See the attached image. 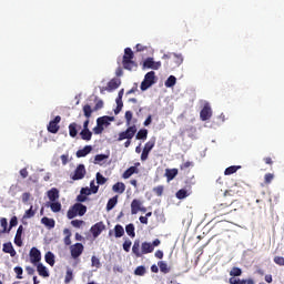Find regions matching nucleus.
I'll return each instance as SVG.
<instances>
[{"label":"nucleus","instance_id":"4d7b16f0","mask_svg":"<svg viewBox=\"0 0 284 284\" xmlns=\"http://www.w3.org/2000/svg\"><path fill=\"white\" fill-rule=\"evenodd\" d=\"M163 190H164L163 185H159L153 189V192L154 194H156V196H163Z\"/></svg>","mask_w":284,"mask_h":284},{"label":"nucleus","instance_id":"79ce46f5","mask_svg":"<svg viewBox=\"0 0 284 284\" xmlns=\"http://www.w3.org/2000/svg\"><path fill=\"white\" fill-rule=\"evenodd\" d=\"M95 179L98 185H105V183H108V179H105V176H103V174H101L100 172L97 173Z\"/></svg>","mask_w":284,"mask_h":284},{"label":"nucleus","instance_id":"2eb2a0df","mask_svg":"<svg viewBox=\"0 0 284 284\" xmlns=\"http://www.w3.org/2000/svg\"><path fill=\"white\" fill-rule=\"evenodd\" d=\"M115 103L116 108L114 110V114H119L123 110V89L119 91Z\"/></svg>","mask_w":284,"mask_h":284},{"label":"nucleus","instance_id":"7c9ffc66","mask_svg":"<svg viewBox=\"0 0 284 284\" xmlns=\"http://www.w3.org/2000/svg\"><path fill=\"white\" fill-rule=\"evenodd\" d=\"M41 223L42 225H45V227H49V230H52L55 225L54 219H50L45 216L41 219Z\"/></svg>","mask_w":284,"mask_h":284},{"label":"nucleus","instance_id":"e433bc0d","mask_svg":"<svg viewBox=\"0 0 284 284\" xmlns=\"http://www.w3.org/2000/svg\"><path fill=\"white\" fill-rule=\"evenodd\" d=\"M83 114L85 119H90L92 116V112H94V109L90 104H85L83 108Z\"/></svg>","mask_w":284,"mask_h":284},{"label":"nucleus","instance_id":"aec40b11","mask_svg":"<svg viewBox=\"0 0 284 284\" xmlns=\"http://www.w3.org/2000/svg\"><path fill=\"white\" fill-rule=\"evenodd\" d=\"M142 205H143V202H141V200L134 199L131 202V214H139Z\"/></svg>","mask_w":284,"mask_h":284},{"label":"nucleus","instance_id":"69168bd1","mask_svg":"<svg viewBox=\"0 0 284 284\" xmlns=\"http://www.w3.org/2000/svg\"><path fill=\"white\" fill-rule=\"evenodd\" d=\"M130 247H132V241L126 240V241L123 243V250H124V252H130Z\"/></svg>","mask_w":284,"mask_h":284},{"label":"nucleus","instance_id":"5701e85b","mask_svg":"<svg viewBox=\"0 0 284 284\" xmlns=\"http://www.w3.org/2000/svg\"><path fill=\"white\" fill-rule=\"evenodd\" d=\"M141 250L143 256V254H152V252H154V246L150 242H143L141 245Z\"/></svg>","mask_w":284,"mask_h":284},{"label":"nucleus","instance_id":"f704fd0d","mask_svg":"<svg viewBox=\"0 0 284 284\" xmlns=\"http://www.w3.org/2000/svg\"><path fill=\"white\" fill-rule=\"evenodd\" d=\"M135 139L138 141H145V139H148V129H141L136 135Z\"/></svg>","mask_w":284,"mask_h":284},{"label":"nucleus","instance_id":"58836bf2","mask_svg":"<svg viewBox=\"0 0 284 284\" xmlns=\"http://www.w3.org/2000/svg\"><path fill=\"white\" fill-rule=\"evenodd\" d=\"M44 260H45V263H48V265H51V267H52L54 265V253L48 252L44 255Z\"/></svg>","mask_w":284,"mask_h":284},{"label":"nucleus","instance_id":"f257e3e1","mask_svg":"<svg viewBox=\"0 0 284 284\" xmlns=\"http://www.w3.org/2000/svg\"><path fill=\"white\" fill-rule=\"evenodd\" d=\"M134 59V52L132 51L131 48L124 49V55L122 59V65L124 70H129L132 72V70H136L139 68V64L133 60Z\"/></svg>","mask_w":284,"mask_h":284},{"label":"nucleus","instance_id":"393cba45","mask_svg":"<svg viewBox=\"0 0 284 284\" xmlns=\"http://www.w3.org/2000/svg\"><path fill=\"white\" fill-rule=\"evenodd\" d=\"M37 272H38L39 276H43L44 278H48V276H50L48 268L42 263H39L37 265Z\"/></svg>","mask_w":284,"mask_h":284},{"label":"nucleus","instance_id":"7ed1b4c3","mask_svg":"<svg viewBox=\"0 0 284 284\" xmlns=\"http://www.w3.org/2000/svg\"><path fill=\"white\" fill-rule=\"evenodd\" d=\"M156 83V74L154 71H150L144 75V80L141 83L142 92H145L149 88H152Z\"/></svg>","mask_w":284,"mask_h":284},{"label":"nucleus","instance_id":"e2e57ef3","mask_svg":"<svg viewBox=\"0 0 284 284\" xmlns=\"http://www.w3.org/2000/svg\"><path fill=\"white\" fill-rule=\"evenodd\" d=\"M31 196H32V195H31L29 192L22 193V195H21L22 203H28V201H30V197H31Z\"/></svg>","mask_w":284,"mask_h":284},{"label":"nucleus","instance_id":"c9c22d12","mask_svg":"<svg viewBox=\"0 0 284 284\" xmlns=\"http://www.w3.org/2000/svg\"><path fill=\"white\" fill-rule=\"evenodd\" d=\"M0 225L2 230L0 229V236L1 234H6V232H10V229L8 230V220L6 217H1Z\"/></svg>","mask_w":284,"mask_h":284},{"label":"nucleus","instance_id":"2f4dec72","mask_svg":"<svg viewBox=\"0 0 284 284\" xmlns=\"http://www.w3.org/2000/svg\"><path fill=\"white\" fill-rule=\"evenodd\" d=\"M241 170V165H232L225 169L224 174L225 176H230L231 174H236Z\"/></svg>","mask_w":284,"mask_h":284},{"label":"nucleus","instance_id":"473e14b6","mask_svg":"<svg viewBox=\"0 0 284 284\" xmlns=\"http://www.w3.org/2000/svg\"><path fill=\"white\" fill-rule=\"evenodd\" d=\"M63 234L65 235L64 236V245H72V232H70V229H64L63 230Z\"/></svg>","mask_w":284,"mask_h":284},{"label":"nucleus","instance_id":"c756f323","mask_svg":"<svg viewBox=\"0 0 284 284\" xmlns=\"http://www.w3.org/2000/svg\"><path fill=\"white\" fill-rule=\"evenodd\" d=\"M132 174H139V169H136V166H130L128 170H125L122 174V179H130Z\"/></svg>","mask_w":284,"mask_h":284},{"label":"nucleus","instance_id":"f03ea898","mask_svg":"<svg viewBox=\"0 0 284 284\" xmlns=\"http://www.w3.org/2000/svg\"><path fill=\"white\" fill-rule=\"evenodd\" d=\"M85 212H88V206L82 203H75L68 210L67 216L69 220H72L75 219V216H84Z\"/></svg>","mask_w":284,"mask_h":284},{"label":"nucleus","instance_id":"423d86ee","mask_svg":"<svg viewBox=\"0 0 284 284\" xmlns=\"http://www.w3.org/2000/svg\"><path fill=\"white\" fill-rule=\"evenodd\" d=\"M121 87V79L119 78H113L108 82L106 87H103L100 92L101 94H105L106 92H114V90H118V88Z\"/></svg>","mask_w":284,"mask_h":284},{"label":"nucleus","instance_id":"9b49d317","mask_svg":"<svg viewBox=\"0 0 284 284\" xmlns=\"http://www.w3.org/2000/svg\"><path fill=\"white\" fill-rule=\"evenodd\" d=\"M84 246L81 243H75L70 246L72 258H79L83 254Z\"/></svg>","mask_w":284,"mask_h":284},{"label":"nucleus","instance_id":"de8ad7c7","mask_svg":"<svg viewBox=\"0 0 284 284\" xmlns=\"http://www.w3.org/2000/svg\"><path fill=\"white\" fill-rule=\"evenodd\" d=\"M91 265L92 267H97V270H99V267H101V260H99V257L93 255L91 257Z\"/></svg>","mask_w":284,"mask_h":284},{"label":"nucleus","instance_id":"20e7f679","mask_svg":"<svg viewBox=\"0 0 284 284\" xmlns=\"http://www.w3.org/2000/svg\"><path fill=\"white\" fill-rule=\"evenodd\" d=\"M154 145H156V138H151L145 144L142 150L141 154V161H148V156H150V152L154 149Z\"/></svg>","mask_w":284,"mask_h":284},{"label":"nucleus","instance_id":"774afa93","mask_svg":"<svg viewBox=\"0 0 284 284\" xmlns=\"http://www.w3.org/2000/svg\"><path fill=\"white\" fill-rule=\"evenodd\" d=\"M80 194H82L83 196H90V194H92V192L89 187H82L80 191Z\"/></svg>","mask_w":284,"mask_h":284},{"label":"nucleus","instance_id":"864d4df0","mask_svg":"<svg viewBox=\"0 0 284 284\" xmlns=\"http://www.w3.org/2000/svg\"><path fill=\"white\" fill-rule=\"evenodd\" d=\"M105 159H109V155L105 154H98L94 158V163H101L102 161H105Z\"/></svg>","mask_w":284,"mask_h":284},{"label":"nucleus","instance_id":"3c124183","mask_svg":"<svg viewBox=\"0 0 284 284\" xmlns=\"http://www.w3.org/2000/svg\"><path fill=\"white\" fill-rule=\"evenodd\" d=\"M272 181H274V173H266L264 175V183L266 185H270V183H272Z\"/></svg>","mask_w":284,"mask_h":284},{"label":"nucleus","instance_id":"09e8293b","mask_svg":"<svg viewBox=\"0 0 284 284\" xmlns=\"http://www.w3.org/2000/svg\"><path fill=\"white\" fill-rule=\"evenodd\" d=\"M33 206H30L29 210L24 212L23 219H32L34 214H37V211L32 210Z\"/></svg>","mask_w":284,"mask_h":284},{"label":"nucleus","instance_id":"603ef678","mask_svg":"<svg viewBox=\"0 0 284 284\" xmlns=\"http://www.w3.org/2000/svg\"><path fill=\"white\" fill-rule=\"evenodd\" d=\"M243 274V271L239 267H233L230 272V276H241Z\"/></svg>","mask_w":284,"mask_h":284},{"label":"nucleus","instance_id":"f8f14e48","mask_svg":"<svg viewBox=\"0 0 284 284\" xmlns=\"http://www.w3.org/2000/svg\"><path fill=\"white\" fill-rule=\"evenodd\" d=\"M143 67L149 70H159L161 68V62H155L153 58H146L143 62Z\"/></svg>","mask_w":284,"mask_h":284},{"label":"nucleus","instance_id":"39448f33","mask_svg":"<svg viewBox=\"0 0 284 284\" xmlns=\"http://www.w3.org/2000/svg\"><path fill=\"white\" fill-rule=\"evenodd\" d=\"M136 134V125L129 126L125 131H122L118 135V141H125L134 139V135Z\"/></svg>","mask_w":284,"mask_h":284},{"label":"nucleus","instance_id":"c03bdc74","mask_svg":"<svg viewBox=\"0 0 284 284\" xmlns=\"http://www.w3.org/2000/svg\"><path fill=\"white\" fill-rule=\"evenodd\" d=\"M175 196H176V199H180V201H181L183 199H187L189 194L185 189H181L176 192Z\"/></svg>","mask_w":284,"mask_h":284},{"label":"nucleus","instance_id":"9d476101","mask_svg":"<svg viewBox=\"0 0 284 284\" xmlns=\"http://www.w3.org/2000/svg\"><path fill=\"white\" fill-rule=\"evenodd\" d=\"M103 230H105V224H103V222H98L93 226H91L90 232L93 239H98L99 236H101V232H103Z\"/></svg>","mask_w":284,"mask_h":284},{"label":"nucleus","instance_id":"ea45409f","mask_svg":"<svg viewBox=\"0 0 284 284\" xmlns=\"http://www.w3.org/2000/svg\"><path fill=\"white\" fill-rule=\"evenodd\" d=\"M125 232L128 236H131V239H134V236H136V233L134 232V224L132 223L125 226Z\"/></svg>","mask_w":284,"mask_h":284},{"label":"nucleus","instance_id":"bf43d9fd","mask_svg":"<svg viewBox=\"0 0 284 284\" xmlns=\"http://www.w3.org/2000/svg\"><path fill=\"white\" fill-rule=\"evenodd\" d=\"M13 271L17 274V278H23V268L21 266H16Z\"/></svg>","mask_w":284,"mask_h":284},{"label":"nucleus","instance_id":"f3484780","mask_svg":"<svg viewBox=\"0 0 284 284\" xmlns=\"http://www.w3.org/2000/svg\"><path fill=\"white\" fill-rule=\"evenodd\" d=\"M21 236H23V225H20L18 227L16 236H14V244L18 247H21L23 245V240H21Z\"/></svg>","mask_w":284,"mask_h":284},{"label":"nucleus","instance_id":"6ab92c4d","mask_svg":"<svg viewBox=\"0 0 284 284\" xmlns=\"http://www.w3.org/2000/svg\"><path fill=\"white\" fill-rule=\"evenodd\" d=\"M2 252L4 254H10V256H17V251H14V246H12V242H8L3 244Z\"/></svg>","mask_w":284,"mask_h":284},{"label":"nucleus","instance_id":"dca6fc26","mask_svg":"<svg viewBox=\"0 0 284 284\" xmlns=\"http://www.w3.org/2000/svg\"><path fill=\"white\" fill-rule=\"evenodd\" d=\"M79 130H81V125H78L77 122L70 123L69 136H71V139H77V135L79 134Z\"/></svg>","mask_w":284,"mask_h":284},{"label":"nucleus","instance_id":"cd10ccee","mask_svg":"<svg viewBox=\"0 0 284 284\" xmlns=\"http://www.w3.org/2000/svg\"><path fill=\"white\" fill-rule=\"evenodd\" d=\"M116 203H119V195H115L111 197L106 203V212H110L111 210H114L116 206Z\"/></svg>","mask_w":284,"mask_h":284},{"label":"nucleus","instance_id":"052dcab7","mask_svg":"<svg viewBox=\"0 0 284 284\" xmlns=\"http://www.w3.org/2000/svg\"><path fill=\"white\" fill-rule=\"evenodd\" d=\"M132 116H133L132 111H126V112H125L124 118H125V121H126V125H131V123H132Z\"/></svg>","mask_w":284,"mask_h":284},{"label":"nucleus","instance_id":"6e6552de","mask_svg":"<svg viewBox=\"0 0 284 284\" xmlns=\"http://www.w3.org/2000/svg\"><path fill=\"white\" fill-rule=\"evenodd\" d=\"M200 119L201 121H210L212 119V106H210V103L204 104L200 112Z\"/></svg>","mask_w":284,"mask_h":284},{"label":"nucleus","instance_id":"13d9d810","mask_svg":"<svg viewBox=\"0 0 284 284\" xmlns=\"http://www.w3.org/2000/svg\"><path fill=\"white\" fill-rule=\"evenodd\" d=\"M89 190H91L92 194H97V193L99 192V185H97V184L94 183V180H92V181L90 182V189H89Z\"/></svg>","mask_w":284,"mask_h":284},{"label":"nucleus","instance_id":"72a5a7b5","mask_svg":"<svg viewBox=\"0 0 284 284\" xmlns=\"http://www.w3.org/2000/svg\"><path fill=\"white\" fill-rule=\"evenodd\" d=\"M158 266L160 267V272H162V274H170V266H168V263L164 261L158 262Z\"/></svg>","mask_w":284,"mask_h":284},{"label":"nucleus","instance_id":"6e6d98bb","mask_svg":"<svg viewBox=\"0 0 284 284\" xmlns=\"http://www.w3.org/2000/svg\"><path fill=\"white\" fill-rule=\"evenodd\" d=\"M273 261L276 265H280V267H284V257L283 256H275Z\"/></svg>","mask_w":284,"mask_h":284},{"label":"nucleus","instance_id":"37998d69","mask_svg":"<svg viewBox=\"0 0 284 284\" xmlns=\"http://www.w3.org/2000/svg\"><path fill=\"white\" fill-rule=\"evenodd\" d=\"M173 62L175 63V67L179 68L183 63V55L182 54H173Z\"/></svg>","mask_w":284,"mask_h":284},{"label":"nucleus","instance_id":"c85d7f7f","mask_svg":"<svg viewBox=\"0 0 284 284\" xmlns=\"http://www.w3.org/2000/svg\"><path fill=\"white\" fill-rule=\"evenodd\" d=\"M80 136L82 141H92V131H90V129H82Z\"/></svg>","mask_w":284,"mask_h":284},{"label":"nucleus","instance_id":"a19ab883","mask_svg":"<svg viewBox=\"0 0 284 284\" xmlns=\"http://www.w3.org/2000/svg\"><path fill=\"white\" fill-rule=\"evenodd\" d=\"M176 85V77L170 75L168 80L165 81V87L166 88H174Z\"/></svg>","mask_w":284,"mask_h":284},{"label":"nucleus","instance_id":"a878e982","mask_svg":"<svg viewBox=\"0 0 284 284\" xmlns=\"http://www.w3.org/2000/svg\"><path fill=\"white\" fill-rule=\"evenodd\" d=\"M112 191L115 192V194H123V192H125V183L118 182L113 184Z\"/></svg>","mask_w":284,"mask_h":284},{"label":"nucleus","instance_id":"0eeeda50","mask_svg":"<svg viewBox=\"0 0 284 284\" xmlns=\"http://www.w3.org/2000/svg\"><path fill=\"white\" fill-rule=\"evenodd\" d=\"M60 123H61V118L60 115H57L53 120L49 122V125L47 128L48 132H50L51 134H57V132H59L60 130V126H59Z\"/></svg>","mask_w":284,"mask_h":284},{"label":"nucleus","instance_id":"ddd939ff","mask_svg":"<svg viewBox=\"0 0 284 284\" xmlns=\"http://www.w3.org/2000/svg\"><path fill=\"white\" fill-rule=\"evenodd\" d=\"M230 205H232V202L217 204V205L215 206V212H216L220 216H225V214H230V212H232V211H225V210H227V207H230Z\"/></svg>","mask_w":284,"mask_h":284},{"label":"nucleus","instance_id":"bb28decb","mask_svg":"<svg viewBox=\"0 0 284 284\" xmlns=\"http://www.w3.org/2000/svg\"><path fill=\"white\" fill-rule=\"evenodd\" d=\"M179 174V169H166L165 176L168 181H174V178Z\"/></svg>","mask_w":284,"mask_h":284},{"label":"nucleus","instance_id":"49530a36","mask_svg":"<svg viewBox=\"0 0 284 284\" xmlns=\"http://www.w3.org/2000/svg\"><path fill=\"white\" fill-rule=\"evenodd\" d=\"M72 278H74V274L72 273L71 268H68L64 277V283H71Z\"/></svg>","mask_w":284,"mask_h":284},{"label":"nucleus","instance_id":"338daca9","mask_svg":"<svg viewBox=\"0 0 284 284\" xmlns=\"http://www.w3.org/2000/svg\"><path fill=\"white\" fill-rule=\"evenodd\" d=\"M104 128L97 123V126L93 129L94 134H103Z\"/></svg>","mask_w":284,"mask_h":284},{"label":"nucleus","instance_id":"4c0bfd02","mask_svg":"<svg viewBox=\"0 0 284 284\" xmlns=\"http://www.w3.org/2000/svg\"><path fill=\"white\" fill-rule=\"evenodd\" d=\"M114 234H115V239H121V236L125 234V230L120 224H118L114 226Z\"/></svg>","mask_w":284,"mask_h":284},{"label":"nucleus","instance_id":"b1692460","mask_svg":"<svg viewBox=\"0 0 284 284\" xmlns=\"http://www.w3.org/2000/svg\"><path fill=\"white\" fill-rule=\"evenodd\" d=\"M110 121H114V118L104 115L97 119V124L103 128V125H110Z\"/></svg>","mask_w":284,"mask_h":284},{"label":"nucleus","instance_id":"8fccbe9b","mask_svg":"<svg viewBox=\"0 0 284 284\" xmlns=\"http://www.w3.org/2000/svg\"><path fill=\"white\" fill-rule=\"evenodd\" d=\"M50 207H51L52 212L57 213V212H59L61 210V202H57V201L52 202L50 204Z\"/></svg>","mask_w":284,"mask_h":284},{"label":"nucleus","instance_id":"a18cd8bd","mask_svg":"<svg viewBox=\"0 0 284 284\" xmlns=\"http://www.w3.org/2000/svg\"><path fill=\"white\" fill-rule=\"evenodd\" d=\"M145 266L141 265V266H138L135 270H134V274L135 276H145Z\"/></svg>","mask_w":284,"mask_h":284},{"label":"nucleus","instance_id":"1a4fd4ad","mask_svg":"<svg viewBox=\"0 0 284 284\" xmlns=\"http://www.w3.org/2000/svg\"><path fill=\"white\" fill-rule=\"evenodd\" d=\"M85 178V165L79 164L71 176L72 181H81V179Z\"/></svg>","mask_w":284,"mask_h":284},{"label":"nucleus","instance_id":"0e129e2a","mask_svg":"<svg viewBox=\"0 0 284 284\" xmlns=\"http://www.w3.org/2000/svg\"><path fill=\"white\" fill-rule=\"evenodd\" d=\"M101 109H103V100H98L93 108V111L98 112V110H101Z\"/></svg>","mask_w":284,"mask_h":284},{"label":"nucleus","instance_id":"680f3d73","mask_svg":"<svg viewBox=\"0 0 284 284\" xmlns=\"http://www.w3.org/2000/svg\"><path fill=\"white\" fill-rule=\"evenodd\" d=\"M83 223H85V222H83V220H72L71 221V225L73 227H81V225H83Z\"/></svg>","mask_w":284,"mask_h":284},{"label":"nucleus","instance_id":"a211bd4d","mask_svg":"<svg viewBox=\"0 0 284 284\" xmlns=\"http://www.w3.org/2000/svg\"><path fill=\"white\" fill-rule=\"evenodd\" d=\"M47 196L51 203L59 201V189L52 187L47 192Z\"/></svg>","mask_w":284,"mask_h":284},{"label":"nucleus","instance_id":"4be33fe9","mask_svg":"<svg viewBox=\"0 0 284 284\" xmlns=\"http://www.w3.org/2000/svg\"><path fill=\"white\" fill-rule=\"evenodd\" d=\"M132 252L138 258H141V256H143V251H141V242L139 240H135V242L133 243Z\"/></svg>","mask_w":284,"mask_h":284},{"label":"nucleus","instance_id":"4468645a","mask_svg":"<svg viewBox=\"0 0 284 284\" xmlns=\"http://www.w3.org/2000/svg\"><path fill=\"white\" fill-rule=\"evenodd\" d=\"M31 263H39L41 261V251L37 247H32L29 253Z\"/></svg>","mask_w":284,"mask_h":284},{"label":"nucleus","instance_id":"5fc2aeb1","mask_svg":"<svg viewBox=\"0 0 284 284\" xmlns=\"http://www.w3.org/2000/svg\"><path fill=\"white\" fill-rule=\"evenodd\" d=\"M194 168V162L186 161L180 165V170H187Z\"/></svg>","mask_w":284,"mask_h":284},{"label":"nucleus","instance_id":"412c9836","mask_svg":"<svg viewBox=\"0 0 284 284\" xmlns=\"http://www.w3.org/2000/svg\"><path fill=\"white\" fill-rule=\"evenodd\" d=\"M92 152V145H85L83 149L77 151L75 156L78 159H83V156H88Z\"/></svg>","mask_w":284,"mask_h":284}]
</instances>
